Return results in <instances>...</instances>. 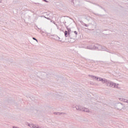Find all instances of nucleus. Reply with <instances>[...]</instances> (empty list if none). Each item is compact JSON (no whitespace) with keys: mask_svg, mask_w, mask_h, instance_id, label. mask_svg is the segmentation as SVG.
Wrapping results in <instances>:
<instances>
[{"mask_svg":"<svg viewBox=\"0 0 128 128\" xmlns=\"http://www.w3.org/2000/svg\"><path fill=\"white\" fill-rule=\"evenodd\" d=\"M75 108L76 110H78V112H90V110H88V108H82V106L80 105L76 106Z\"/></svg>","mask_w":128,"mask_h":128,"instance_id":"1","label":"nucleus"},{"mask_svg":"<svg viewBox=\"0 0 128 128\" xmlns=\"http://www.w3.org/2000/svg\"><path fill=\"white\" fill-rule=\"evenodd\" d=\"M97 50H102V51H105L108 52H110V54H112V52H110L106 46H102V45L98 44L97 46Z\"/></svg>","mask_w":128,"mask_h":128,"instance_id":"2","label":"nucleus"},{"mask_svg":"<svg viewBox=\"0 0 128 128\" xmlns=\"http://www.w3.org/2000/svg\"><path fill=\"white\" fill-rule=\"evenodd\" d=\"M98 44H92L91 45H89L87 46L86 48L88 50H98Z\"/></svg>","mask_w":128,"mask_h":128,"instance_id":"3","label":"nucleus"},{"mask_svg":"<svg viewBox=\"0 0 128 128\" xmlns=\"http://www.w3.org/2000/svg\"><path fill=\"white\" fill-rule=\"evenodd\" d=\"M91 78H93V80H98V82H102V84H104V78H98L94 75H90Z\"/></svg>","mask_w":128,"mask_h":128,"instance_id":"4","label":"nucleus"},{"mask_svg":"<svg viewBox=\"0 0 128 128\" xmlns=\"http://www.w3.org/2000/svg\"><path fill=\"white\" fill-rule=\"evenodd\" d=\"M118 86H120V84L111 82L110 86L111 88H116L118 90L120 89V87H118Z\"/></svg>","mask_w":128,"mask_h":128,"instance_id":"5","label":"nucleus"},{"mask_svg":"<svg viewBox=\"0 0 128 128\" xmlns=\"http://www.w3.org/2000/svg\"><path fill=\"white\" fill-rule=\"evenodd\" d=\"M116 106L119 110H121L122 108L123 110H126V106H124L122 103H118L116 104Z\"/></svg>","mask_w":128,"mask_h":128,"instance_id":"6","label":"nucleus"},{"mask_svg":"<svg viewBox=\"0 0 128 128\" xmlns=\"http://www.w3.org/2000/svg\"><path fill=\"white\" fill-rule=\"evenodd\" d=\"M112 82V81L110 80H108V79H104V82L103 84H106V86H110V82Z\"/></svg>","mask_w":128,"mask_h":128,"instance_id":"7","label":"nucleus"},{"mask_svg":"<svg viewBox=\"0 0 128 128\" xmlns=\"http://www.w3.org/2000/svg\"><path fill=\"white\" fill-rule=\"evenodd\" d=\"M51 36H53V38H52L53 40H60V42H62V40H60V38L56 35L52 34Z\"/></svg>","mask_w":128,"mask_h":128,"instance_id":"8","label":"nucleus"},{"mask_svg":"<svg viewBox=\"0 0 128 128\" xmlns=\"http://www.w3.org/2000/svg\"><path fill=\"white\" fill-rule=\"evenodd\" d=\"M120 100H122V102H126V104H128V100L124 99L123 98H119Z\"/></svg>","mask_w":128,"mask_h":128,"instance_id":"9","label":"nucleus"},{"mask_svg":"<svg viewBox=\"0 0 128 128\" xmlns=\"http://www.w3.org/2000/svg\"><path fill=\"white\" fill-rule=\"evenodd\" d=\"M80 24H82V26H86V28H88V25L86 24L84 22L81 21L80 22Z\"/></svg>","mask_w":128,"mask_h":128,"instance_id":"10","label":"nucleus"},{"mask_svg":"<svg viewBox=\"0 0 128 128\" xmlns=\"http://www.w3.org/2000/svg\"><path fill=\"white\" fill-rule=\"evenodd\" d=\"M66 29H67V32H68V36H70V32H72V30L70 29V28H68V27H66Z\"/></svg>","mask_w":128,"mask_h":128,"instance_id":"11","label":"nucleus"},{"mask_svg":"<svg viewBox=\"0 0 128 128\" xmlns=\"http://www.w3.org/2000/svg\"><path fill=\"white\" fill-rule=\"evenodd\" d=\"M64 36H65L66 38H68V31H66V30L64 31Z\"/></svg>","mask_w":128,"mask_h":128,"instance_id":"12","label":"nucleus"},{"mask_svg":"<svg viewBox=\"0 0 128 128\" xmlns=\"http://www.w3.org/2000/svg\"><path fill=\"white\" fill-rule=\"evenodd\" d=\"M62 112H58L57 113V116H62Z\"/></svg>","mask_w":128,"mask_h":128,"instance_id":"13","label":"nucleus"},{"mask_svg":"<svg viewBox=\"0 0 128 128\" xmlns=\"http://www.w3.org/2000/svg\"><path fill=\"white\" fill-rule=\"evenodd\" d=\"M98 6L100 7L102 10H104L105 12H106V10H104V8H102V6H100L99 5H98Z\"/></svg>","mask_w":128,"mask_h":128,"instance_id":"14","label":"nucleus"},{"mask_svg":"<svg viewBox=\"0 0 128 128\" xmlns=\"http://www.w3.org/2000/svg\"><path fill=\"white\" fill-rule=\"evenodd\" d=\"M32 40H36V42H38V40H37V39H36V38L33 37V38H32Z\"/></svg>","mask_w":128,"mask_h":128,"instance_id":"15","label":"nucleus"},{"mask_svg":"<svg viewBox=\"0 0 128 128\" xmlns=\"http://www.w3.org/2000/svg\"><path fill=\"white\" fill-rule=\"evenodd\" d=\"M50 22H52L53 24H56V22L52 20H50Z\"/></svg>","mask_w":128,"mask_h":128,"instance_id":"16","label":"nucleus"},{"mask_svg":"<svg viewBox=\"0 0 128 128\" xmlns=\"http://www.w3.org/2000/svg\"><path fill=\"white\" fill-rule=\"evenodd\" d=\"M74 34H76V36H78V32L74 31Z\"/></svg>","mask_w":128,"mask_h":128,"instance_id":"17","label":"nucleus"},{"mask_svg":"<svg viewBox=\"0 0 128 128\" xmlns=\"http://www.w3.org/2000/svg\"><path fill=\"white\" fill-rule=\"evenodd\" d=\"M68 38H70V39H72V38L70 36H70H68Z\"/></svg>","mask_w":128,"mask_h":128,"instance_id":"18","label":"nucleus"},{"mask_svg":"<svg viewBox=\"0 0 128 128\" xmlns=\"http://www.w3.org/2000/svg\"><path fill=\"white\" fill-rule=\"evenodd\" d=\"M54 114L58 116V112H54Z\"/></svg>","mask_w":128,"mask_h":128,"instance_id":"19","label":"nucleus"},{"mask_svg":"<svg viewBox=\"0 0 128 128\" xmlns=\"http://www.w3.org/2000/svg\"><path fill=\"white\" fill-rule=\"evenodd\" d=\"M42 18H46V16H42Z\"/></svg>","mask_w":128,"mask_h":128,"instance_id":"20","label":"nucleus"},{"mask_svg":"<svg viewBox=\"0 0 128 128\" xmlns=\"http://www.w3.org/2000/svg\"><path fill=\"white\" fill-rule=\"evenodd\" d=\"M46 18L47 20H50V18Z\"/></svg>","mask_w":128,"mask_h":128,"instance_id":"21","label":"nucleus"},{"mask_svg":"<svg viewBox=\"0 0 128 128\" xmlns=\"http://www.w3.org/2000/svg\"><path fill=\"white\" fill-rule=\"evenodd\" d=\"M63 24H64V26H66V22H64Z\"/></svg>","mask_w":128,"mask_h":128,"instance_id":"22","label":"nucleus"},{"mask_svg":"<svg viewBox=\"0 0 128 128\" xmlns=\"http://www.w3.org/2000/svg\"><path fill=\"white\" fill-rule=\"evenodd\" d=\"M55 24V26H56L58 28V24H56V23H55V24Z\"/></svg>","mask_w":128,"mask_h":128,"instance_id":"23","label":"nucleus"},{"mask_svg":"<svg viewBox=\"0 0 128 128\" xmlns=\"http://www.w3.org/2000/svg\"><path fill=\"white\" fill-rule=\"evenodd\" d=\"M97 31L98 30L99 32H100V30H97Z\"/></svg>","mask_w":128,"mask_h":128,"instance_id":"24","label":"nucleus"},{"mask_svg":"<svg viewBox=\"0 0 128 128\" xmlns=\"http://www.w3.org/2000/svg\"><path fill=\"white\" fill-rule=\"evenodd\" d=\"M72 0V2H74V0Z\"/></svg>","mask_w":128,"mask_h":128,"instance_id":"25","label":"nucleus"},{"mask_svg":"<svg viewBox=\"0 0 128 128\" xmlns=\"http://www.w3.org/2000/svg\"><path fill=\"white\" fill-rule=\"evenodd\" d=\"M96 16H98V14H96Z\"/></svg>","mask_w":128,"mask_h":128,"instance_id":"26","label":"nucleus"}]
</instances>
